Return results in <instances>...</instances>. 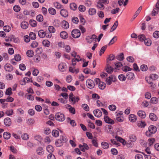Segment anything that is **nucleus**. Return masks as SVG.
Here are the masks:
<instances>
[{
	"mask_svg": "<svg viewBox=\"0 0 159 159\" xmlns=\"http://www.w3.org/2000/svg\"><path fill=\"white\" fill-rule=\"evenodd\" d=\"M157 130L156 127L152 125H150L148 127V130L146 132L145 135L148 137H152V134H155Z\"/></svg>",
	"mask_w": 159,
	"mask_h": 159,
	"instance_id": "1",
	"label": "nucleus"
},
{
	"mask_svg": "<svg viewBox=\"0 0 159 159\" xmlns=\"http://www.w3.org/2000/svg\"><path fill=\"white\" fill-rule=\"evenodd\" d=\"M115 58V56L113 54H110L109 55L107 59V68L106 70H113L110 66V61H111L114 60Z\"/></svg>",
	"mask_w": 159,
	"mask_h": 159,
	"instance_id": "2",
	"label": "nucleus"
},
{
	"mask_svg": "<svg viewBox=\"0 0 159 159\" xmlns=\"http://www.w3.org/2000/svg\"><path fill=\"white\" fill-rule=\"evenodd\" d=\"M55 118L57 120L61 122L63 121L65 119L64 115L59 112L56 113L55 115Z\"/></svg>",
	"mask_w": 159,
	"mask_h": 159,
	"instance_id": "3",
	"label": "nucleus"
},
{
	"mask_svg": "<svg viewBox=\"0 0 159 159\" xmlns=\"http://www.w3.org/2000/svg\"><path fill=\"white\" fill-rule=\"evenodd\" d=\"M80 31L79 30H74L71 32V35L73 37L75 38H79L80 36Z\"/></svg>",
	"mask_w": 159,
	"mask_h": 159,
	"instance_id": "4",
	"label": "nucleus"
},
{
	"mask_svg": "<svg viewBox=\"0 0 159 159\" xmlns=\"http://www.w3.org/2000/svg\"><path fill=\"white\" fill-rule=\"evenodd\" d=\"M86 85L90 89L93 88L95 86L94 82L90 79L87 80L86 82Z\"/></svg>",
	"mask_w": 159,
	"mask_h": 159,
	"instance_id": "5",
	"label": "nucleus"
},
{
	"mask_svg": "<svg viewBox=\"0 0 159 159\" xmlns=\"http://www.w3.org/2000/svg\"><path fill=\"white\" fill-rule=\"evenodd\" d=\"M115 78L114 76L112 75H111L110 76L106 78V82L108 85H110L111 84L112 81H115Z\"/></svg>",
	"mask_w": 159,
	"mask_h": 159,
	"instance_id": "6",
	"label": "nucleus"
},
{
	"mask_svg": "<svg viewBox=\"0 0 159 159\" xmlns=\"http://www.w3.org/2000/svg\"><path fill=\"white\" fill-rule=\"evenodd\" d=\"M104 121L106 123L112 125L115 123L114 121L107 116L104 117Z\"/></svg>",
	"mask_w": 159,
	"mask_h": 159,
	"instance_id": "7",
	"label": "nucleus"
},
{
	"mask_svg": "<svg viewBox=\"0 0 159 159\" xmlns=\"http://www.w3.org/2000/svg\"><path fill=\"white\" fill-rule=\"evenodd\" d=\"M4 122L5 125L7 126H10L11 124V119L9 117H7L5 118Z\"/></svg>",
	"mask_w": 159,
	"mask_h": 159,
	"instance_id": "8",
	"label": "nucleus"
},
{
	"mask_svg": "<svg viewBox=\"0 0 159 159\" xmlns=\"http://www.w3.org/2000/svg\"><path fill=\"white\" fill-rule=\"evenodd\" d=\"M93 114L95 116L99 117L102 115V112L99 109L95 110L93 111Z\"/></svg>",
	"mask_w": 159,
	"mask_h": 159,
	"instance_id": "9",
	"label": "nucleus"
},
{
	"mask_svg": "<svg viewBox=\"0 0 159 159\" xmlns=\"http://www.w3.org/2000/svg\"><path fill=\"white\" fill-rule=\"evenodd\" d=\"M116 139L118 141H119L121 143H122L123 145H125L126 144V142L125 140L123 139L122 138H121L117 136H116L115 137Z\"/></svg>",
	"mask_w": 159,
	"mask_h": 159,
	"instance_id": "10",
	"label": "nucleus"
},
{
	"mask_svg": "<svg viewBox=\"0 0 159 159\" xmlns=\"http://www.w3.org/2000/svg\"><path fill=\"white\" fill-rule=\"evenodd\" d=\"M146 80L147 82L150 85V87L152 90H154L156 89V85L155 84H154L153 82L148 81V80H147V78H146Z\"/></svg>",
	"mask_w": 159,
	"mask_h": 159,
	"instance_id": "11",
	"label": "nucleus"
},
{
	"mask_svg": "<svg viewBox=\"0 0 159 159\" xmlns=\"http://www.w3.org/2000/svg\"><path fill=\"white\" fill-rule=\"evenodd\" d=\"M129 120L132 122H134L137 120L136 116L132 114L129 116Z\"/></svg>",
	"mask_w": 159,
	"mask_h": 159,
	"instance_id": "12",
	"label": "nucleus"
},
{
	"mask_svg": "<svg viewBox=\"0 0 159 159\" xmlns=\"http://www.w3.org/2000/svg\"><path fill=\"white\" fill-rule=\"evenodd\" d=\"M60 14L61 16L64 17H66L68 16V12L65 9H62L60 11Z\"/></svg>",
	"mask_w": 159,
	"mask_h": 159,
	"instance_id": "13",
	"label": "nucleus"
},
{
	"mask_svg": "<svg viewBox=\"0 0 159 159\" xmlns=\"http://www.w3.org/2000/svg\"><path fill=\"white\" fill-rule=\"evenodd\" d=\"M80 98L78 97H74L69 99V101L73 104H75L76 102H78Z\"/></svg>",
	"mask_w": 159,
	"mask_h": 159,
	"instance_id": "14",
	"label": "nucleus"
},
{
	"mask_svg": "<svg viewBox=\"0 0 159 159\" xmlns=\"http://www.w3.org/2000/svg\"><path fill=\"white\" fill-rule=\"evenodd\" d=\"M126 78L131 80L133 79L134 78V74L132 72H128L126 75Z\"/></svg>",
	"mask_w": 159,
	"mask_h": 159,
	"instance_id": "15",
	"label": "nucleus"
},
{
	"mask_svg": "<svg viewBox=\"0 0 159 159\" xmlns=\"http://www.w3.org/2000/svg\"><path fill=\"white\" fill-rule=\"evenodd\" d=\"M39 36L40 38H43L46 36V33L43 30H40L39 31L38 33Z\"/></svg>",
	"mask_w": 159,
	"mask_h": 159,
	"instance_id": "16",
	"label": "nucleus"
},
{
	"mask_svg": "<svg viewBox=\"0 0 159 159\" xmlns=\"http://www.w3.org/2000/svg\"><path fill=\"white\" fill-rule=\"evenodd\" d=\"M138 115L142 118H144L146 117V114L144 111H139L138 112Z\"/></svg>",
	"mask_w": 159,
	"mask_h": 159,
	"instance_id": "17",
	"label": "nucleus"
},
{
	"mask_svg": "<svg viewBox=\"0 0 159 159\" xmlns=\"http://www.w3.org/2000/svg\"><path fill=\"white\" fill-rule=\"evenodd\" d=\"M46 150L48 152L50 153V154H52V153L54 151V149L52 145H49L47 147Z\"/></svg>",
	"mask_w": 159,
	"mask_h": 159,
	"instance_id": "18",
	"label": "nucleus"
},
{
	"mask_svg": "<svg viewBox=\"0 0 159 159\" xmlns=\"http://www.w3.org/2000/svg\"><path fill=\"white\" fill-rule=\"evenodd\" d=\"M149 117L151 120L153 121H156L157 120V116L153 113H151L150 114Z\"/></svg>",
	"mask_w": 159,
	"mask_h": 159,
	"instance_id": "19",
	"label": "nucleus"
},
{
	"mask_svg": "<svg viewBox=\"0 0 159 159\" xmlns=\"http://www.w3.org/2000/svg\"><path fill=\"white\" fill-rule=\"evenodd\" d=\"M101 145L104 149H108L109 147V144L106 142H102L101 143Z\"/></svg>",
	"mask_w": 159,
	"mask_h": 159,
	"instance_id": "20",
	"label": "nucleus"
},
{
	"mask_svg": "<svg viewBox=\"0 0 159 159\" xmlns=\"http://www.w3.org/2000/svg\"><path fill=\"white\" fill-rule=\"evenodd\" d=\"M30 81V79L27 77L24 78L23 80L20 81V84L21 85H24L25 84V82H29Z\"/></svg>",
	"mask_w": 159,
	"mask_h": 159,
	"instance_id": "21",
	"label": "nucleus"
},
{
	"mask_svg": "<svg viewBox=\"0 0 159 159\" xmlns=\"http://www.w3.org/2000/svg\"><path fill=\"white\" fill-rule=\"evenodd\" d=\"M67 66L66 64L65 63H60L58 66V68L59 70H62L63 69H66Z\"/></svg>",
	"mask_w": 159,
	"mask_h": 159,
	"instance_id": "22",
	"label": "nucleus"
},
{
	"mask_svg": "<svg viewBox=\"0 0 159 159\" xmlns=\"http://www.w3.org/2000/svg\"><path fill=\"white\" fill-rule=\"evenodd\" d=\"M36 152L39 155H43L44 153L43 149L41 147H39L36 150Z\"/></svg>",
	"mask_w": 159,
	"mask_h": 159,
	"instance_id": "23",
	"label": "nucleus"
},
{
	"mask_svg": "<svg viewBox=\"0 0 159 159\" xmlns=\"http://www.w3.org/2000/svg\"><path fill=\"white\" fill-rule=\"evenodd\" d=\"M29 25L28 22L26 21H23L21 24V28L23 29H26Z\"/></svg>",
	"mask_w": 159,
	"mask_h": 159,
	"instance_id": "24",
	"label": "nucleus"
},
{
	"mask_svg": "<svg viewBox=\"0 0 159 159\" xmlns=\"http://www.w3.org/2000/svg\"><path fill=\"white\" fill-rule=\"evenodd\" d=\"M60 36L63 39H66L68 37V34L65 31H62L60 33Z\"/></svg>",
	"mask_w": 159,
	"mask_h": 159,
	"instance_id": "25",
	"label": "nucleus"
},
{
	"mask_svg": "<svg viewBox=\"0 0 159 159\" xmlns=\"http://www.w3.org/2000/svg\"><path fill=\"white\" fill-rule=\"evenodd\" d=\"M3 137L6 139H8L11 137V134L8 132H4L3 134Z\"/></svg>",
	"mask_w": 159,
	"mask_h": 159,
	"instance_id": "26",
	"label": "nucleus"
},
{
	"mask_svg": "<svg viewBox=\"0 0 159 159\" xmlns=\"http://www.w3.org/2000/svg\"><path fill=\"white\" fill-rule=\"evenodd\" d=\"M149 77L153 80H155L158 78V75L155 74H151L150 75Z\"/></svg>",
	"mask_w": 159,
	"mask_h": 159,
	"instance_id": "27",
	"label": "nucleus"
},
{
	"mask_svg": "<svg viewBox=\"0 0 159 159\" xmlns=\"http://www.w3.org/2000/svg\"><path fill=\"white\" fill-rule=\"evenodd\" d=\"M62 27L64 29H67L69 28L68 23L66 21H63L62 22Z\"/></svg>",
	"mask_w": 159,
	"mask_h": 159,
	"instance_id": "28",
	"label": "nucleus"
},
{
	"mask_svg": "<svg viewBox=\"0 0 159 159\" xmlns=\"http://www.w3.org/2000/svg\"><path fill=\"white\" fill-rule=\"evenodd\" d=\"M106 86V84L102 82H100L98 84L99 88L102 90L104 89L105 88Z\"/></svg>",
	"mask_w": 159,
	"mask_h": 159,
	"instance_id": "29",
	"label": "nucleus"
},
{
	"mask_svg": "<svg viewBox=\"0 0 159 159\" xmlns=\"http://www.w3.org/2000/svg\"><path fill=\"white\" fill-rule=\"evenodd\" d=\"M48 12L50 14L52 15H54L56 14V10L53 8L50 7L48 9Z\"/></svg>",
	"mask_w": 159,
	"mask_h": 159,
	"instance_id": "30",
	"label": "nucleus"
},
{
	"mask_svg": "<svg viewBox=\"0 0 159 159\" xmlns=\"http://www.w3.org/2000/svg\"><path fill=\"white\" fill-rule=\"evenodd\" d=\"M96 11L94 8H91L89 9V13L90 15L92 16L95 15L96 13Z\"/></svg>",
	"mask_w": 159,
	"mask_h": 159,
	"instance_id": "31",
	"label": "nucleus"
},
{
	"mask_svg": "<svg viewBox=\"0 0 159 159\" xmlns=\"http://www.w3.org/2000/svg\"><path fill=\"white\" fill-rule=\"evenodd\" d=\"M143 41L146 45L147 46H149L151 45V41L149 39H145Z\"/></svg>",
	"mask_w": 159,
	"mask_h": 159,
	"instance_id": "32",
	"label": "nucleus"
},
{
	"mask_svg": "<svg viewBox=\"0 0 159 159\" xmlns=\"http://www.w3.org/2000/svg\"><path fill=\"white\" fill-rule=\"evenodd\" d=\"M117 40V37L116 36H114L111 40L108 45L110 46L113 44Z\"/></svg>",
	"mask_w": 159,
	"mask_h": 159,
	"instance_id": "33",
	"label": "nucleus"
},
{
	"mask_svg": "<svg viewBox=\"0 0 159 159\" xmlns=\"http://www.w3.org/2000/svg\"><path fill=\"white\" fill-rule=\"evenodd\" d=\"M118 25V22L117 21H116L114 23L113 26L112 27L110 31L112 32L114 31L117 28V26Z\"/></svg>",
	"mask_w": 159,
	"mask_h": 159,
	"instance_id": "34",
	"label": "nucleus"
},
{
	"mask_svg": "<svg viewBox=\"0 0 159 159\" xmlns=\"http://www.w3.org/2000/svg\"><path fill=\"white\" fill-rule=\"evenodd\" d=\"M146 125L144 122L143 121H139L137 123V125L141 128L144 127Z\"/></svg>",
	"mask_w": 159,
	"mask_h": 159,
	"instance_id": "35",
	"label": "nucleus"
},
{
	"mask_svg": "<svg viewBox=\"0 0 159 159\" xmlns=\"http://www.w3.org/2000/svg\"><path fill=\"white\" fill-rule=\"evenodd\" d=\"M43 44L45 47H49L50 45V42L49 41L47 40H44L43 41Z\"/></svg>",
	"mask_w": 159,
	"mask_h": 159,
	"instance_id": "36",
	"label": "nucleus"
},
{
	"mask_svg": "<svg viewBox=\"0 0 159 159\" xmlns=\"http://www.w3.org/2000/svg\"><path fill=\"white\" fill-rule=\"evenodd\" d=\"M68 107H69V111L72 114H75V111L74 108L72 107L71 105H69Z\"/></svg>",
	"mask_w": 159,
	"mask_h": 159,
	"instance_id": "37",
	"label": "nucleus"
},
{
	"mask_svg": "<svg viewBox=\"0 0 159 159\" xmlns=\"http://www.w3.org/2000/svg\"><path fill=\"white\" fill-rule=\"evenodd\" d=\"M52 134L54 137H57L59 136V132L57 130H53L52 131Z\"/></svg>",
	"mask_w": 159,
	"mask_h": 159,
	"instance_id": "38",
	"label": "nucleus"
},
{
	"mask_svg": "<svg viewBox=\"0 0 159 159\" xmlns=\"http://www.w3.org/2000/svg\"><path fill=\"white\" fill-rule=\"evenodd\" d=\"M117 59L120 61H123L124 59V55L123 53H121L119 55H118L116 57Z\"/></svg>",
	"mask_w": 159,
	"mask_h": 159,
	"instance_id": "39",
	"label": "nucleus"
},
{
	"mask_svg": "<svg viewBox=\"0 0 159 159\" xmlns=\"http://www.w3.org/2000/svg\"><path fill=\"white\" fill-rule=\"evenodd\" d=\"M70 8L71 10L75 11L77 9V7L75 3H73L70 4Z\"/></svg>",
	"mask_w": 159,
	"mask_h": 159,
	"instance_id": "40",
	"label": "nucleus"
},
{
	"mask_svg": "<svg viewBox=\"0 0 159 159\" xmlns=\"http://www.w3.org/2000/svg\"><path fill=\"white\" fill-rule=\"evenodd\" d=\"M27 56L29 57H32L34 55V52L32 50H28L26 52Z\"/></svg>",
	"mask_w": 159,
	"mask_h": 159,
	"instance_id": "41",
	"label": "nucleus"
},
{
	"mask_svg": "<svg viewBox=\"0 0 159 159\" xmlns=\"http://www.w3.org/2000/svg\"><path fill=\"white\" fill-rule=\"evenodd\" d=\"M63 142L60 139H58L55 142V144L57 147H59L62 145Z\"/></svg>",
	"mask_w": 159,
	"mask_h": 159,
	"instance_id": "42",
	"label": "nucleus"
},
{
	"mask_svg": "<svg viewBox=\"0 0 159 159\" xmlns=\"http://www.w3.org/2000/svg\"><path fill=\"white\" fill-rule=\"evenodd\" d=\"M35 123L34 120L32 118H30L28 119L27 121V123L29 125H32Z\"/></svg>",
	"mask_w": 159,
	"mask_h": 159,
	"instance_id": "43",
	"label": "nucleus"
},
{
	"mask_svg": "<svg viewBox=\"0 0 159 159\" xmlns=\"http://www.w3.org/2000/svg\"><path fill=\"white\" fill-rule=\"evenodd\" d=\"M30 38L32 40L35 39L36 38V35L35 33L31 32L29 34Z\"/></svg>",
	"mask_w": 159,
	"mask_h": 159,
	"instance_id": "44",
	"label": "nucleus"
},
{
	"mask_svg": "<svg viewBox=\"0 0 159 159\" xmlns=\"http://www.w3.org/2000/svg\"><path fill=\"white\" fill-rule=\"evenodd\" d=\"M129 139L131 142H134L136 140V137L134 135H131L129 137Z\"/></svg>",
	"mask_w": 159,
	"mask_h": 159,
	"instance_id": "45",
	"label": "nucleus"
},
{
	"mask_svg": "<svg viewBox=\"0 0 159 159\" xmlns=\"http://www.w3.org/2000/svg\"><path fill=\"white\" fill-rule=\"evenodd\" d=\"M43 17L42 15H39L36 16V20L39 22H41L43 20Z\"/></svg>",
	"mask_w": 159,
	"mask_h": 159,
	"instance_id": "46",
	"label": "nucleus"
},
{
	"mask_svg": "<svg viewBox=\"0 0 159 159\" xmlns=\"http://www.w3.org/2000/svg\"><path fill=\"white\" fill-rule=\"evenodd\" d=\"M158 99L156 97H153L151 99V103L153 104H156L158 102Z\"/></svg>",
	"mask_w": 159,
	"mask_h": 159,
	"instance_id": "47",
	"label": "nucleus"
},
{
	"mask_svg": "<svg viewBox=\"0 0 159 159\" xmlns=\"http://www.w3.org/2000/svg\"><path fill=\"white\" fill-rule=\"evenodd\" d=\"M54 7L57 9H60L62 8V6L58 2H55L54 3Z\"/></svg>",
	"mask_w": 159,
	"mask_h": 159,
	"instance_id": "48",
	"label": "nucleus"
},
{
	"mask_svg": "<svg viewBox=\"0 0 159 159\" xmlns=\"http://www.w3.org/2000/svg\"><path fill=\"white\" fill-rule=\"evenodd\" d=\"M121 115L120 114H117L116 115V119L117 121L121 122L123 121V120L122 118L120 117Z\"/></svg>",
	"mask_w": 159,
	"mask_h": 159,
	"instance_id": "49",
	"label": "nucleus"
},
{
	"mask_svg": "<svg viewBox=\"0 0 159 159\" xmlns=\"http://www.w3.org/2000/svg\"><path fill=\"white\" fill-rule=\"evenodd\" d=\"M25 96L26 97V98L29 100L31 101L34 100V97L31 94H28L27 93L26 94Z\"/></svg>",
	"mask_w": 159,
	"mask_h": 159,
	"instance_id": "50",
	"label": "nucleus"
},
{
	"mask_svg": "<svg viewBox=\"0 0 159 159\" xmlns=\"http://www.w3.org/2000/svg\"><path fill=\"white\" fill-rule=\"evenodd\" d=\"M78 9L81 12H84L86 10L85 7L83 5H80L79 6Z\"/></svg>",
	"mask_w": 159,
	"mask_h": 159,
	"instance_id": "51",
	"label": "nucleus"
},
{
	"mask_svg": "<svg viewBox=\"0 0 159 159\" xmlns=\"http://www.w3.org/2000/svg\"><path fill=\"white\" fill-rule=\"evenodd\" d=\"M14 58L15 60L17 61H19L21 60V57L19 54H16L14 56Z\"/></svg>",
	"mask_w": 159,
	"mask_h": 159,
	"instance_id": "52",
	"label": "nucleus"
},
{
	"mask_svg": "<svg viewBox=\"0 0 159 159\" xmlns=\"http://www.w3.org/2000/svg\"><path fill=\"white\" fill-rule=\"evenodd\" d=\"M92 144L94 146L96 147H98V143H97V139H93L92 141Z\"/></svg>",
	"mask_w": 159,
	"mask_h": 159,
	"instance_id": "53",
	"label": "nucleus"
},
{
	"mask_svg": "<svg viewBox=\"0 0 159 159\" xmlns=\"http://www.w3.org/2000/svg\"><path fill=\"white\" fill-rule=\"evenodd\" d=\"M30 25L32 27H35L36 25V22L34 20H31L29 22Z\"/></svg>",
	"mask_w": 159,
	"mask_h": 159,
	"instance_id": "54",
	"label": "nucleus"
},
{
	"mask_svg": "<svg viewBox=\"0 0 159 159\" xmlns=\"http://www.w3.org/2000/svg\"><path fill=\"white\" fill-rule=\"evenodd\" d=\"M82 107L86 111H88L89 110V107L87 104H83L82 105Z\"/></svg>",
	"mask_w": 159,
	"mask_h": 159,
	"instance_id": "55",
	"label": "nucleus"
},
{
	"mask_svg": "<svg viewBox=\"0 0 159 159\" xmlns=\"http://www.w3.org/2000/svg\"><path fill=\"white\" fill-rule=\"evenodd\" d=\"M153 36L155 38H158L159 37V31H156L153 34Z\"/></svg>",
	"mask_w": 159,
	"mask_h": 159,
	"instance_id": "56",
	"label": "nucleus"
},
{
	"mask_svg": "<svg viewBox=\"0 0 159 159\" xmlns=\"http://www.w3.org/2000/svg\"><path fill=\"white\" fill-rule=\"evenodd\" d=\"M14 10L16 12H18L20 11V8L19 6L15 5L13 7Z\"/></svg>",
	"mask_w": 159,
	"mask_h": 159,
	"instance_id": "57",
	"label": "nucleus"
},
{
	"mask_svg": "<svg viewBox=\"0 0 159 159\" xmlns=\"http://www.w3.org/2000/svg\"><path fill=\"white\" fill-rule=\"evenodd\" d=\"M11 88H9L6 90L5 94L7 95H11Z\"/></svg>",
	"mask_w": 159,
	"mask_h": 159,
	"instance_id": "58",
	"label": "nucleus"
},
{
	"mask_svg": "<svg viewBox=\"0 0 159 159\" xmlns=\"http://www.w3.org/2000/svg\"><path fill=\"white\" fill-rule=\"evenodd\" d=\"M106 48L107 46H104L101 48L100 52V56H101L103 53H104Z\"/></svg>",
	"mask_w": 159,
	"mask_h": 159,
	"instance_id": "59",
	"label": "nucleus"
},
{
	"mask_svg": "<svg viewBox=\"0 0 159 159\" xmlns=\"http://www.w3.org/2000/svg\"><path fill=\"white\" fill-rule=\"evenodd\" d=\"M11 29V27L8 25L5 26L3 27V30L6 32H9Z\"/></svg>",
	"mask_w": 159,
	"mask_h": 159,
	"instance_id": "60",
	"label": "nucleus"
},
{
	"mask_svg": "<svg viewBox=\"0 0 159 159\" xmlns=\"http://www.w3.org/2000/svg\"><path fill=\"white\" fill-rule=\"evenodd\" d=\"M97 14L99 17L102 19L103 18L104 16V13L102 11H98Z\"/></svg>",
	"mask_w": 159,
	"mask_h": 159,
	"instance_id": "61",
	"label": "nucleus"
},
{
	"mask_svg": "<svg viewBox=\"0 0 159 159\" xmlns=\"http://www.w3.org/2000/svg\"><path fill=\"white\" fill-rule=\"evenodd\" d=\"M13 111L12 109L7 110L6 111L5 113L8 116H10L13 114Z\"/></svg>",
	"mask_w": 159,
	"mask_h": 159,
	"instance_id": "62",
	"label": "nucleus"
},
{
	"mask_svg": "<svg viewBox=\"0 0 159 159\" xmlns=\"http://www.w3.org/2000/svg\"><path fill=\"white\" fill-rule=\"evenodd\" d=\"M118 78L120 80L124 81L125 80L126 78L125 76L122 74L118 76Z\"/></svg>",
	"mask_w": 159,
	"mask_h": 159,
	"instance_id": "63",
	"label": "nucleus"
},
{
	"mask_svg": "<svg viewBox=\"0 0 159 159\" xmlns=\"http://www.w3.org/2000/svg\"><path fill=\"white\" fill-rule=\"evenodd\" d=\"M109 109L111 111H114L116 109V107L114 105H111L109 106Z\"/></svg>",
	"mask_w": 159,
	"mask_h": 159,
	"instance_id": "64",
	"label": "nucleus"
}]
</instances>
